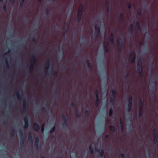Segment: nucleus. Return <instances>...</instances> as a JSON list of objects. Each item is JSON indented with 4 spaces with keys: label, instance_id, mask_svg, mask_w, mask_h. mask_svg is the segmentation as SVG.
Wrapping results in <instances>:
<instances>
[{
    "label": "nucleus",
    "instance_id": "f257e3e1",
    "mask_svg": "<svg viewBox=\"0 0 158 158\" xmlns=\"http://www.w3.org/2000/svg\"><path fill=\"white\" fill-rule=\"evenodd\" d=\"M137 70L138 75L142 78L143 77V74L142 73L143 69L141 60L140 58L138 59V63L137 64Z\"/></svg>",
    "mask_w": 158,
    "mask_h": 158
},
{
    "label": "nucleus",
    "instance_id": "f03ea898",
    "mask_svg": "<svg viewBox=\"0 0 158 158\" xmlns=\"http://www.w3.org/2000/svg\"><path fill=\"white\" fill-rule=\"evenodd\" d=\"M27 101L26 98H24L23 101V108L22 112L23 113H26L27 108Z\"/></svg>",
    "mask_w": 158,
    "mask_h": 158
},
{
    "label": "nucleus",
    "instance_id": "7ed1b4c3",
    "mask_svg": "<svg viewBox=\"0 0 158 158\" xmlns=\"http://www.w3.org/2000/svg\"><path fill=\"white\" fill-rule=\"evenodd\" d=\"M133 98L132 96L130 97L128 99L127 105V110L128 112H131L132 110V103Z\"/></svg>",
    "mask_w": 158,
    "mask_h": 158
},
{
    "label": "nucleus",
    "instance_id": "20e7f679",
    "mask_svg": "<svg viewBox=\"0 0 158 158\" xmlns=\"http://www.w3.org/2000/svg\"><path fill=\"white\" fill-rule=\"evenodd\" d=\"M96 99L95 101V104L96 107H98L100 103V99L99 97V94L98 90H96L95 92Z\"/></svg>",
    "mask_w": 158,
    "mask_h": 158
},
{
    "label": "nucleus",
    "instance_id": "39448f33",
    "mask_svg": "<svg viewBox=\"0 0 158 158\" xmlns=\"http://www.w3.org/2000/svg\"><path fill=\"white\" fill-rule=\"evenodd\" d=\"M95 31L94 36L96 38H98L100 34V28L97 24L95 25Z\"/></svg>",
    "mask_w": 158,
    "mask_h": 158
},
{
    "label": "nucleus",
    "instance_id": "423d86ee",
    "mask_svg": "<svg viewBox=\"0 0 158 158\" xmlns=\"http://www.w3.org/2000/svg\"><path fill=\"white\" fill-rule=\"evenodd\" d=\"M143 105V103L141 101V99L140 98L139 100L138 104L139 106V117L141 116L142 115Z\"/></svg>",
    "mask_w": 158,
    "mask_h": 158
},
{
    "label": "nucleus",
    "instance_id": "0eeeda50",
    "mask_svg": "<svg viewBox=\"0 0 158 158\" xmlns=\"http://www.w3.org/2000/svg\"><path fill=\"white\" fill-rule=\"evenodd\" d=\"M116 98V94L115 90L113 89L111 90V95L110 98V101L112 103H114L115 101Z\"/></svg>",
    "mask_w": 158,
    "mask_h": 158
},
{
    "label": "nucleus",
    "instance_id": "6e6552de",
    "mask_svg": "<svg viewBox=\"0 0 158 158\" xmlns=\"http://www.w3.org/2000/svg\"><path fill=\"white\" fill-rule=\"evenodd\" d=\"M62 116L64 126L65 127H67L68 126V123L66 116L63 114H62Z\"/></svg>",
    "mask_w": 158,
    "mask_h": 158
},
{
    "label": "nucleus",
    "instance_id": "1a4fd4ad",
    "mask_svg": "<svg viewBox=\"0 0 158 158\" xmlns=\"http://www.w3.org/2000/svg\"><path fill=\"white\" fill-rule=\"evenodd\" d=\"M83 12L81 10H78L77 20L78 22H80L82 18Z\"/></svg>",
    "mask_w": 158,
    "mask_h": 158
},
{
    "label": "nucleus",
    "instance_id": "9d476101",
    "mask_svg": "<svg viewBox=\"0 0 158 158\" xmlns=\"http://www.w3.org/2000/svg\"><path fill=\"white\" fill-rule=\"evenodd\" d=\"M28 141L29 143H32L33 140L32 138V134L31 132H29L28 136Z\"/></svg>",
    "mask_w": 158,
    "mask_h": 158
},
{
    "label": "nucleus",
    "instance_id": "9b49d317",
    "mask_svg": "<svg viewBox=\"0 0 158 158\" xmlns=\"http://www.w3.org/2000/svg\"><path fill=\"white\" fill-rule=\"evenodd\" d=\"M134 30V26L133 24H130L128 29V32L131 34H132L133 33Z\"/></svg>",
    "mask_w": 158,
    "mask_h": 158
},
{
    "label": "nucleus",
    "instance_id": "f8f14e48",
    "mask_svg": "<svg viewBox=\"0 0 158 158\" xmlns=\"http://www.w3.org/2000/svg\"><path fill=\"white\" fill-rule=\"evenodd\" d=\"M44 74L45 77H48L50 76V71L49 70V69L45 68L44 70Z\"/></svg>",
    "mask_w": 158,
    "mask_h": 158
},
{
    "label": "nucleus",
    "instance_id": "ddd939ff",
    "mask_svg": "<svg viewBox=\"0 0 158 158\" xmlns=\"http://www.w3.org/2000/svg\"><path fill=\"white\" fill-rule=\"evenodd\" d=\"M20 147L21 148H23L24 146L25 139L24 137L20 138Z\"/></svg>",
    "mask_w": 158,
    "mask_h": 158
},
{
    "label": "nucleus",
    "instance_id": "4468645a",
    "mask_svg": "<svg viewBox=\"0 0 158 158\" xmlns=\"http://www.w3.org/2000/svg\"><path fill=\"white\" fill-rule=\"evenodd\" d=\"M118 50L119 52H120L123 48V42H121L119 41H118Z\"/></svg>",
    "mask_w": 158,
    "mask_h": 158
},
{
    "label": "nucleus",
    "instance_id": "2eb2a0df",
    "mask_svg": "<svg viewBox=\"0 0 158 158\" xmlns=\"http://www.w3.org/2000/svg\"><path fill=\"white\" fill-rule=\"evenodd\" d=\"M33 128L35 131H38L40 130V125L37 123L34 124Z\"/></svg>",
    "mask_w": 158,
    "mask_h": 158
},
{
    "label": "nucleus",
    "instance_id": "dca6fc26",
    "mask_svg": "<svg viewBox=\"0 0 158 158\" xmlns=\"http://www.w3.org/2000/svg\"><path fill=\"white\" fill-rule=\"evenodd\" d=\"M15 95L18 101H20L21 98V94L18 90H17L15 91Z\"/></svg>",
    "mask_w": 158,
    "mask_h": 158
},
{
    "label": "nucleus",
    "instance_id": "f3484780",
    "mask_svg": "<svg viewBox=\"0 0 158 158\" xmlns=\"http://www.w3.org/2000/svg\"><path fill=\"white\" fill-rule=\"evenodd\" d=\"M31 63L29 66V69L30 72H31L34 69V65L35 62H30Z\"/></svg>",
    "mask_w": 158,
    "mask_h": 158
},
{
    "label": "nucleus",
    "instance_id": "a211bd4d",
    "mask_svg": "<svg viewBox=\"0 0 158 158\" xmlns=\"http://www.w3.org/2000/svg\"><path fill=\"white\" fill-rule=\"evenodd\" d=\"M86 62L87 64V65L89 68V69L90 70H92V66L91 63L90 62L89 60H86Z\"/></svg>",
    "mask_w": 158,
    "mask_h": 158
},
{
    "label": "nucleus",
    "instance_id": "6ab92c4d",
    "mask_svg": "<svg viewBox=\"0 0 158 158\" xmlns=\"http://www.w3.org/2000/svg\"><path fill=\"white\" fill-rule=\"evenodd\" d=\"M110 41L111 43L114 44V35L112 33H111L110 35Z\"/></svg>",
    "mask_w": 158,
    "mask_h": 158
},
{
    "label": "nucleus",
    "instance_id": "aec40b11",
    "mask_svg": "<svg viewBox=\"0 0 158 158\" xmlns=\"http://www.w3.org/2000/svg\"><path fill=\"white\" fill-rule=\"evenodd\" d=\"M136 27L138 31H140L141 29V26L140 24V23L139 21H137L136 23Z\"/></svg>",
    "mask_w": 158,
    "mask_h": 158
},
{
    "label": "nucleus",
    "instance_id": "412c9836",
    "mask_svg": "<svg viewBox=\"0 0 158 158\" xmlns=\"http://www.w3.org/2000/svg\"><path fill=\"white\" fill-rule=\"evenodd\" d=\"M131 62L132 63H134L135 62V55L134 53L133 54L131 53Z\"/></svg>",
    "mask_w": 158,
    "mask_h": 158
},
{
    "label": "nucleus",
    "instance_id": "4be33fe9",
    "mask_svg": "<svg viewBox=\"0 0 158 158\" xmlns=\"http://www.w3.org/2000/svg\"><path fill=\"white\" fill-rule=\"evenodd\" d=\"M89 152L91 154L93 153L94 152V148H93L92 145L90 144L89 145Z\"/></svg>",
    "mask_w": 158,
    "mask_h": 158
},
{
    "label": "nucleus",
    "instance_id": "5701e85b",
    "mask_svg": "<svg viewBox=\"0 0 158 158\" xmlns=\"http://www.w3.org/2000/svg\"><path fill=\"white\" fill-rule=\"evenodd\" d=\"M158 139V135L156 134L154 136V137L153 138V141L154 142V143L155 144H156L157 142V140Z\"/></svg>",
    "mask_w": 158,
    "mask_h": 158
},
{
    "label": "nucleus",
    "instance_id": "b1692460",
    "mask_svg": "<svg viewBox=\"0 0 158 158\" xmlns=\"http://www.w3.org/2000/svg\"><path fill=\"white\" fill-rule=\"evenodd\" d=\"M110 129L111 131L114 132L117 131L116 128L114 126L111 125L110 126Z\"/></svg>",
    "mask_w": 158,
    "mask_h": 158
},
{
    "label": "nucleus",
    "instance_id": "393cba45",
    "mask_svg": "<svg viewBox=\"0 0 158 158\" xmlns=\"http://www.w3.org/2000/svg\"><path fill=\"white\" fill-rule=\"evenodd\" d=\"M106 2L107 4V5L106 6V10L107 13H109L110 12V7H109V3L106 1Z\"/></svg>",
    "mask_w": 158,
    "mask_h": 158
},
{
    "label": "nucleus",
    "instance_id": "a878e982",
    "mask_svg": "<svg viewBox=\"0 0 158 158\" xmlns=\"http://www.w3.org/2000/svg\"><path fill=\"white\" fill-rule=\"evenodd\" d=\"M105 152L103 149L100 152V156L102 158H105Z\"/></svg>",
    "mask_w": 158,
    "mask_h": 158
},
{
    "label": "nucleus",
    "instance_id": "bb28decb",
    "mask_svg": "<svg viewBox=\"0 0 158 158\" xmlns=\"http://www.w3.org/2000/svg\"><path fill=\"white\" fill-rule=\"evenodd\" d=\"M30 62H35V56L34 54H33L31 56V57L30 59Z\"/></svg>",
    "mask_w": 158,
    "mask_h": 158
},
{
    "label": "nucleus",
    "instance_id": "cd10ccee",
    "mask_svg": "<svg viewBox=\"0 0 158 158\" xmlns=\"http://www.w3.org/2000/svg\"><path fill=\"white\" fill-rule=\"evenodd\" d=\"M40 141V139L39 137L36 138L35 140V143L34 144L35 146H38V143Z\"/></svg>",
    "mask_w": 158,
    "mask_h": 158
},
{
    "label": "nucleus",
    "instance_id": "c85d7f7f",
    "mask_svg": "<svg viewBox=\"0 0 158 158\" xmlns=\"http://www.w3.org/2000/svg\"><path fill=\"white\" fill-rule=\"evenodd\" d=\"M58 75V72L57 70L54 71L53 73V76L54 79H56Z\"/></svg>",
    "mask_w": 158,
    "mask_h": 158
},
{
    "label": "nucleus",
    "instance_id": "c756f323",
    "mask_svg": "<svg viewBox=\"0 0 158 158\" xmlns=\"http://www.w3.org/2000/svg\"><path fill=\"white\" fill-rule=\"evenodd\" d=\"M45 13L47 15H50V10L48 8H47L45 10Z\"/></svg>",
    "mask_w": 158,
    "mask_h": 158
},
{
    "label": "nucleus",
    "instance_id": "7c9ffc66",
    "mask_svg": "<svg viewBox=\"0 0 158 158\" xmlns=\"http://www.w3.org/2000/svg\"><path fill=\"white\" fill-rule=\"evenodd\" d=\"M124 17V14L123 13H121L119 16V18L120 20L122 21L123 20Z\"/></svg>",
    "mask_w": 158,
    "mask_h": 158
},
{
    "label": "nucleus",
    "instance_id": "2f4dec72",
    "mask_svg": "<svg viewBox=\"0 0 158 158\" xmlns=\"http://www.w3.org/2000/svg\"><path fill=\"white\" fill-rule=\"evenodd\" d=\"M42 110L44 113H46L48 112V108L47 106L44 107L43 108Z\"/></svg>",
    "mask_w": 158,
    "mask_h": 158
},
{
    "label": "nucleus",
    "instance_id": "473e14b6",
    "mask_svg": "<svg viewBox=\"0 0 158 158\" xmlns=\"http://www.w3.org/2000/svg\"><path fill=\"white\" fill-rule=\"evenodd\" d=\"M24 121V123H29V119L28 117L27 116H25L23 118Z\"/></svg>",
    "mask_w": 158,
    "mask_h": 158
},
{
    "label": "nucleus",
    "instance_id": "72a5a7b5",
    "mask_svg": "<svg viewBox=\"0 0 158 158\" xmlns=\"http://www.w3.org/2000/svg\"><path fill=\"white\" fill-rule=\"evenodd\" d=\"M37 82L38 84L40 82V69L38 68V69Z\"/></svg>",
    "mask_w": 158,
    "mask_h": 158
},
{
    "label": "nucleus",
    "instance_id": "f704fd0d",
    "mask_svg": "<svg viewBox=\"0 0 158 158\" xmlns=\"http://www.w3.org/2000/svg\"><path fill=\"white\" fill-rule=\"evenodd\" d=\"M56 129V127L54 126L51 129L50 131V133L51 134L53 133L55 131Z\"/></svg>",
    "mask_w": 158,
    "mask_h": 158
},
{
    "label": "nucleus",
    "instance_id": "c9c22d12",
    "mask_svg": "<svg viewBox=\"0 0 158 158\" xmlns=\"http://www.w3.org/2000/svg\"><path fill=\"white\" fill-rule=\"evenodd\" d=\"M46 66H50L51 65V61L49 59H48L46 60Z\"/></svg>",
    "mask_w": 158,
    "mask_h": 158
},
{
    "label": "nucleus",
    "instance_id": "e433bc0d",
    "mask_svg": "<svg viewBox=\"0 0 158 158\" xmlns=\"http://www.w3.org/2000/svg\"><path fill=\"white\" fill-rule=\"evenodd\" d=\"M19 134L20 138L24 137V134H23V131L22 130H21L19 131Z\"/></svg>",
    "mask_w": 158,
    "mask_h": 158
},
{
    "label": "nucleus",
    "instance_id": "4c0bfd02",
    "mask_svg": "<svg viewBox=\"0 0 158 158\" xmlns=\"http://www.w3.org/2000/svg\"><path fill=\"white\" fill-rule=\"evenodd\" d=\"M25 0H21L20 2V6L21 7H23V6Z\"/></svg>",
    "mask_w": 158,
    "mask_h": 158
},
{
    "label": "nucleus",
    "instance_id": "58836bf2",
    "mask_svg": "<svg viewBox=\"0 0 158 158\" xmlns=\"http://www.w3.org/2000/svg\"><path fill=\"white\" fill-rule=\"evenodd\" d=\"M24 128L25 129H27L29 127V123H24Z\"/></svg>",
    "mask_w": 158,
    "mask_h": 158
},
{
    "label": "nucleus",
    "instance_id": "ea45409f",
    "mask_svg": "<svg viewBox=\"0 0 158 158\" xmlns=\"http://www.w3.org/2000/svg\"><path fill=\"white\" fill-rule=\"evenodd\" d=\"M113 111L112 109H110L109 110V115L110 116H112L113 114Z\"/></svg>",
    "mask_w": 158,
    "mask_h": 158
},
{
    "label": "nucleus",
    "instance_id": "a19ab883",
    "mask_svg": "<svg viewBox=\"0 0 158 158\" xmlns=\"http://www.w3.org/2000/svg\"><path fill=\"white\" fill-rule=\"evenodd\" d=\"M81 115V113L79 111L78 113H76L75 114L76 116L78 118L80 117Z\"/></svg>",
    "mask_w": 158,
    "mask_h": 158
},
{
    "label": "nucleus",
    "instance_id": "79ce46f5",
    "mask_svg": "<svg viewBox=\"0 0 158 158\" xmlns=\"http://www.w3.org/2000/svg\"><path fill=\"white\" fill-rule=\"evenodd\" d=\"M127 6L128 7L129 9H131L132 7V4L131 2H127Z\"/></svg>",
    "mask_w": 158,
    "mask_h": 158
},
{
    "label": "nucleus",
    "instance_id": "37998d69",
    "mask_svg": "<svg viewBox=\"0 0 158 158\" xmlns=\"http://www.w3.org/2000/svg\"><path fill=\"white\" fill-rule=\"evenodd\" d=\"M40 40V38L38 37V55L40 53V46L39 45V41Z\"/></svg>",
    "mask_w": 158,
    "mask_h": 158
},
{
    "label": "nucleus",
    "instance_id": "c03bdc74",
    "mask_svg": "<svg viewBox=\"0 0 158 158\" xmlns=\"http://www.w3.org/2000/svg\"><path fill=\"white\" fill-rule=\"evenodd\" d=\"M6 66L7 68H8L9 67V65L8 61L7 59H6Z\"/></svg>",
    "mask_w": 158,
    "mask_h": 158
},
{
    "label": "nucleus",
    "instance_id": "a18cd8bd",
    "mask_svg": "<svg viewBox=\"0 0 158 158\" xmlns=\"http://www.w3.org/2000/svg\"><path fill=\"white\" fill-rule=\"evenodd\" d=\"M84 6L83 4H81L80 6V9H79L78 10H81L82 11H83V9H84Z\"/></svg>",
    "mask_w": 158,
    "mask_h": 158
},
{
    "label": "nucleus",
    "instance_id": "49530a36",
    "mask_svg": "<svg viewBox=\"0 0 158 158\" xmlns=\"http://www.w3.org/2000/svg\"><path fill=\"white\" fill-rule=\"evenodd\" d=\"M15 2V0H10L9 4L10 5H13Z\"/></svg>",
    "mask_w": 158,
    "mask_h": 158
},
{
    "label": "nucleus",
    "instance_id": "de8ad7c7",
    "mask_svg": "<svg viewBox=\"0 0 158 158\" xmlns=\"http://www.w3.org/2000/svg\"><path fill=\"white\" fill-rule=\"evenodd\" d=\"M120 129L122 132H123L124 130V126L123 125H120Z\"/></svg>",
    "mask_w": 158,
    "mask_h": 158
},
{
    "label": "nucleus",
    "instance_id": "09e8293b",
    "mask_svg": "<svg viewBox=\"0 0 158 158\" xmlns=\"http://www.w3.org/2000/svg\"><path fill=\"white\" fill-rule=\"evenodd\" d=\"M120 124L121 125H123V121L122 118H120Z\"/></svg>",
    "mask_w": 158,
    "mask_h": 158
},
{
    "label": "nucleus",
    "instance_id": "8fccbe9b",
    "mask_svg": "<svg viewBox=\"0 0 158 158\" xmlns=\"http://www.w3.org/2000/svg\"><path fill=\"white\" fill-rule=\"evenodd\" d=\"M85 114L87 116H89V111L88 110L86 111L85 112Z\"/></svg>",
    "mask_w": 158,
    "mask_h": 158
},
{
    "label": "nucleus",
    "instance_id": "3c124183",
    "mask_svg": "<svg viewBox=\"0 0 158 158\" xmlns=\"http://www.w3.org/2000/svg\"><path fill=\"white\" fill-rule=\"evenodd\" d=\"M71 106L73 108H74L75 107V104L74 102L72 103L71 104Z\"/></svg>",
    "mask_w": 158,
    "mask_h": 158
},
{
    "label": "nucleus",
    "instance_id": "603ef678",
    "mask_svg": "<svg viewBox=\"0 0 158 158\" xmlns=\"http://www.w3.org/2000/svg\"><path fill=\"white\" fill-rule=\"evenodd\" d=\"M120 156H121V157H122V158H124L125 157V154L124 153H121L120 154Z\"/></svg>",
    "mask_w": 158,
    "mask_h": 158
},
{
    "label": "nucleus",
    "instance_id": "864d4df0",
    "mask_svg": "<svg viewBox=\"0 0 158 158\" xmlns=\"http://www.w3.org/2000/svg\"><path fill=\"white\" fill-rule=\"evenodd\" d=\"M3 10H5V11L6 12L7 10V7L5 5L4 6L3 8Z\"/></svg>",
    "mask_w": 158,
    "mask_h": 158
},
{
    "label": "nucleus",
    "instance_id": "5fc2aeb1",
    "mask_svg": "<svg viewBox=\"0 0 158 158\" xmlns=\"http://www.w3.org/2000/svg\"><path fill=\"white\" fill-rule=\"evenodd\" d=\"M141 14V11L140 9H139L138 11V14L139 15H140Z\"/></svg>",
    "mask_w": 158,
    "mask_h": 158
},
{
    "label": "nucleus",
    "instance_id": "6e6d98bb",
    "mask_svg": "<svg viewBox=\"0 0 158 158\" xmlns=\"http://www.w3.org/2000/svg\"><path fill=\"white\" fill-rule=\"evenodd\" d=\"M15 133V130L14 129H13L12 130V136H14Z\"/></svg>",
    "mask_w": 158,
    "mask_h": 158
},
{
    "label": "nucleus",
    "instance_id": "4d7b16f0",
    "mask_svg": "<svg viewBox=\"0 0 158 158\" xmlns=\"http://www.w3.org/2000/svg\"><path fill=\"white\" fill-rule=\"evenodd\" d=\"M110 137V135H109V134H107V135H106L105 137V138L106 139H108V138H109Z\"/></svg>",
    "mask_w": 158,
    "mask_h": 158
},
{
    "label": "nucleus",
    "instance_id": "13d9d810",
    "mask_svg": "<svg viewBox=\"0 0 158 158\" xmlns=\"http://www.w3.org/2000/svg\"><path fill=\"white\" fill-rule=\"evenodd\" d=\"M130 77V74L128 73H127L125 77L126 78H129V77Z\"/></svg>",
    "mask_w": 158,
    "mask_h": 158
},
{
    "label": "nucleus",
    "instance_id": "bf43d9fd",
    "mask_svg": "<svg viewBox=\"0 0 158 158\" xmlns=\"http://www.w3.org/2000/svg\"><path fill=\"white\" fill-rule=\"evenodd\" d=\"M109 48H106V49H105V51H106V53H108L109 51Z\"/></svg>",
    "mask_w": 158,
    "mask_h": 158
},
{
    "label": "nucleus",
    "instance_id": "052dcab7",
    "mask_svg": "<svg viewBox=\"0 0 158 158\" xmlns=\"http://www.w3.org/2000/svg\"><path fill=\"white\" fill-rule=\"evenodd\" d=\"M7 53H5L3 54V57H4L5 56H7Z\"/></svg>",
    "mask_w": 158,
    "mask_h": 158
},
{
    "label": "nucleus",
    "instance_id": "680f3d73",
    "mask_svg": "<svg viewBox=\"0 0 158 158\" xmlns=\"http://www.w3.org/2000/svg\"><path fill=\"white\" fill-rule=\"evenodd\" d=\"M50 66H46L45 67V68H46L47 69H50Z\"/></svg>",
    "mask_w": 158,
    "mask_h": 158
},
{
    "label": "nucleus",
    "instance_id": "e2e57ef3",
    "mask_svg": "<svg viewBox=\"0 0 158 158\" xmlns=\"http://www.w3.org/2000/svg\"><path fill=\"white\" fill-rule=\"evenodd\" d=\"M97 151L98 152H99L100 151V149H97Z\"/></svg>",
    "mask_w": 158,
    "mask_h": 158
},
{
    "label": "nucleus",
    "instance_id": "0e129e2a",
    "mask_svg": "<svg viewBox=\"0 0 158 158\" xmlns=\"http://www.w3.org/2000/svg\"><path fill=\"white\" fill-rule=\"evenodd\" d=\"M105 43L107 44H109L108 42V41H106L105 42Z\"/></svg>",
    "mask_w": 158,
    "mask_h": 158
},
{
    "label": "nucleus",
    "instance_id": "69168bd1",
    "mask_svg": "<svg viewBox=\"0 0 158 158\" xmlns=\"http://www.w3.org/2000/svg\"><path fill=\"white\" fill-rule=\"evenodd\" d=\"M104 47H105V49H106V48H108L107 46H105Z\"/></svg>",
    "mask_w": 158,
    "mask_h": 158
},
{
    "label": "nucleus",
    "instance_id": "338daca9",
    "mask_svg": "<svg viewBox=\"0 0 158 158\" xmlns=\"http://www.w3.org/2000/svg\"><path fill=\"white\" fill-rule=\"evenodd\" d=\"M39 99H38V105H39V103H40V102H39Z\"/></svg>",
    "mask_w": 158,
    "mask_h": 158
},
{
    "label": "nucleus",
    "instance_id": "774afa93",
    "mask_svg": "<svg viewBox=\"0 0 158 158\" xmlns=\"http://www.w3.org/2000/svg\"><path fill=\"white\" fill-rule=\"evenodd\" d=\"M21 50H22V49H21V48H19V51H21Z\"/></svg>",
    "mask_w": 158,
    "mask_h": 158
}]
</instances>
